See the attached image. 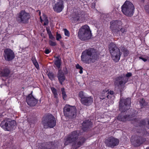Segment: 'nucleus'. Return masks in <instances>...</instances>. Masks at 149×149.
<instances>
[{"instance_id": "nucleus-1", "label": "nucleus", "mask_w": 149, "mask_h": 149, "mask_svg": "<svg viewBox=\"0 0 149 149\" xmlns=\"http://www.w3.org/2000/svg\"><path fill=\"white\" fill-rule=\"evenodd\" d=\"M80 134L79 131L72 132L71 134L65 139L64 144L67 145L69 143H72V145L73 149H76L80 147L85 141L86 139L84 138H82L76 141L78 136Z\"/></svg>"}, {"instance_id": "nucleus-2", "label": "nucleus", "mask_w": 149, "mask_h": 149, "mask_svg": "<svg viewBox=\"0 0 149 149\" xmlns=\"http://www.w3.org/2000/svg\"><path fill=\"white\" fill-rule=\"evenodd\" d=\"M98 57L97 51L93 49H90L83 52L81 56V60L85 63L89 64L94 62Z\"/></svg>"}, {"instance_id": "nucleus-3", "label": "nucleus", "mask_w": 149, "mask_h": 149, "mask_svg": "<svg viewBox=\"0 0 149 149\" xmlns=\"http://www.w3.org/2000/svg\"><path fill=\"white\" fill-rule=\"evenodd\" d=\"M109 49L112 59L117 62L120 60L121 53L119 49L114 43H111L109 45Z\"/></svg>"}, {"instance_id": "nucleus-4", "label": "nucleus", "mask_w": 149, "mask_h": 149, "mask_svg": "<svg viewBox=\"0 0 149 149\" xmlns=\"http://www.w3.org/2000/svg\"><path fill=\"white\" fill-rule=\"evenodd\" d=\"M78 36L81 40H83L91 38V33L89 26L85 25L81 27L79 30Z\"/></svg>"}, {"instance_id": "nucleus-5", "label": "nucleus", "mask_w": 149, "mask_h": 149, "mask_svg": "<svg viewBox=\"0 0 149 149\" xmlns=\"http://www.w3.org/2000/svg\"><path fill=\"white\" fill-rule=\"evenodd\" d=\"M134 9L133 4L128 1H126L121 7L122 11L123 14L129 17L133 15Z\"/></svg>"}, {"instance_id": "nucleus-6", "label": "nucleus", "mask_w": 149, "mask_h": 149, "mask_svg": "<svg viewBox=\"0 0 149 149\" xmlns=\"http://www.w3.org/2000/svg\"><path fill=\"white\" fill-rule=\"evenodd\" d=\"M42 122L45 127L52 128L55 126L56 121L54 116L51 114H48L43 117Z\"/></svg>"}, {"instance_id": "nucleus-7", "label": "nucleus", "mask_w": 149, "mask_h": 149, "mask_svg": "<svg viewBox=\"0 0 149 149\" xmlns=\"http://www.w3.org/2000/svg\"><path fill=\"white\" fill-rule=\"evenodd\" d=\"M132 73L130 72L127 73L125 77H117L114 82V84L116 87H117L121 88H123L125 84L128 81V79L127 77H129L132 76Z\"/></svg>"}, {"instance_id": "nucleus-8", "label": "nucleus", "mask_w": 149, "mask_h": 149, "mask_svg": "<svg viewBox=\"0 0 149 149\" xmlns=\"http://www.w3.org/2000/svg\"><path fill=\"white\" fill-rule=\"evenodd\" d=\"M63 113L64 115L66 117H74L76 114V108L74 106L66 105L63 108Z\"/></svg>"}, {"instance_id": "nucleus-9", "label": "nucleus", "mask_w": 149, "mask_h": 149, "mask_svg": "<svg viewBox=\"0 0 149 149\" xmlns=\"http://www.w3.org/2000/svg\"><path fill=\"white\" fill-rule=\"evenodd\" d=\"M87 15L84 12L79 10L75 11L73 15L72 20L74 22L81 23L85 21Z\"/></svg>"}, {"instance_id": "nucleus-10", "label": "nucleus", "mask_w": 149, "mask_h": 149, "mask_svg": "<svg viewBox=\"0 0 149 149\" xmlns=\"http://www.w3.org/2000/svg\"><path fill=\"white\" fill-rule=\"evenodd\" d=\"M131 101L130 98L123 99H120L119 103V109L121 112H125L127 110L130 109Z\"/></svg>"}, {"instance_id": "nucleus-11", "label": "nucleus", "mask_w": 149, "mask_h": 149, "mask_svg": "<svg viewBox=\"0 0 149 149\" xmlns=\"http://www.w3.org/2000/svg\"><path fill=\"white\" fill-rule=\"evenodd\" d=\"M110 29L115 34L120 35L119 29L122 25L121 21L117 20L112 21L110 22Z\"/></svg>"}, {"instance_id": "nucleus-12", "label": "nucleus", "mask_w": 149, "mask_h": 149, "mask_svg": "<svg viewBox=\"0 0 149 149\" xmlns=\"http://www.w3.org/2000/svg\"><path fill=\"white\" fill-rule=\"evenodd\" d=\"M15 124V121L14 120L7 121L5 120L2 122L0 126L4 130L9 131L13 129Z\"/></svg>"}, {"instance_id": "nucleus-13", "label": "nucleus", "mask_w": 149, "mask_h": 149, "mask_svg": "<svg viewBox=\"0 0 149 149\" xmlns=\"http://www.w3.org/2000/svg\"><path fill=\"white\" fill-rule=\"evenodd\" d=\"M30 17L29 14L23 10L20 11L18 16V20L22 23L27 22Z\"/></svg>"}, {"instance_id": "nucleus-14", "label": "nucleus", "mask_w": 149, "mask_h": 149, "mask_svg": "<svg viewBox=\"0 0 149 149\" xmlns=\"http://www.w3.org/2000/svg\"><path fill=\"white\" fill-rule=\"evenodd\" d=\"M119 143V140L113 137H109L105 141V143L108 146L113 148L117 146Z\"/></svg>"}, {"instance_id": "nucleus-15", "label": "nucleus", "mask_w": 149, "mask_h": 149, "mask_svg": "<svg viewBox=\"0 0 149 149\" xmlns=\"http://www.w3.org/2000/svg\"><path fill=\"white\" fill-rule=\"evenodd\" d=\"M4 56L5 59L7 61H10L15 57L14 52L9 49H6L4 50Z\"/></svg>"}, {"instance_id": "nucleus-16", "label": "nucleus", "mask_w": 149, "mask_h": 149, "mask_svg": "<svg viewBox=\"0 0 149 149\" xmlns=\"http://www.w3.org/2000/svg\"><path fill=\"white\" fill-rule=\"evenodd\" d=\"M145 139L139 136H132L131 139V143L134 146H137L142 144Z\"/></svg>"}, {"instance_id": "nucleus-17", "label": "nucleus", "mask_w": 149, "mask_h": 149, "mask_svg": "<svg viewBox=\"0 0 149 149\" xmlns=\"http://www.w3.org/2000/svg\"><path fill=\"white\" fill-rule=\"evenodd\" d=\"M64 7L63 2L62 0H59L53 6L54 10L57 13L61 12L63 9Z\"/></svg>"}, {"instance_id": "nucleus-18", "label": "nucleus", "mask_w": 149, "mask_h": 149, "mask_svg": "<svg viewBox=\"0 0 149 149\" xmlns=\"http://www.w3.org/2000/svg\"><path fill=\"white\" fill-rule=\"evenodd\" d=\"M135 116L133 115H128V116H123L122 114H119L117 117V119L118 120L122 121H125L127 120H134L135 118H134Z\"/></svg>"}, {"instance_id": "nucleus-19", "label": "nucleus", "mask_w": 149, "mask_h": 149, "mask_svg": "<svg viewBox=\"0 0 149 149\" xmlns=\"http://www.w3.org/2000/svg\"><path fill=\"white\" fill-rule=\"evenodd\" d=\"M26 102L28 105L31 106H35L37 102V100L31 94L27 97Z\"/></svg>"}, {"instance_id": "nucleus-20", "label": "nucleus", "mask_w": 149, "mask_h": 149, "mask_svg": "<svg viewBox=\"0 0 149 149\" xmlns=\"http://www.w3.org/2000/svg\"><path fill=\"white\" fill-rule=\"evenodd\" d=\"M113 94L114 92L113 91H109L108 89H106L103 90L101 93L100 98L102 100L104 99L106 97H107L108 98H109L110 97L109 95H112Z\"/></svg>"}, {"instance_id": "nucleus-21", "label": "nucleus", "mask_w": 149, "mask_h": 149, "mask_svg": "<svg viewBox=\"0 0 149 149\" xmlns=\"http://www.w3.org/2000/svg\"><path fill=\"white\" fill-rule=\"evenodd\" d=\"M93 99L91 96L86 97L84 98H82L81 100V102L83 104L88 106L92 104L93 102Z\"/></svg>"}, {"instance_id": "nucleus-22", "label": "nucleus", "mask_w": 149, "mask_h": 149, "mask_svg": "<svg viewBox=\"0 0 149 149\" xmlns=\"http://www.w3.org/2000/svg\"><path fill=\"white\" fill-rule=\"evenodd\" d=\"M92 123L90 120L84 121L82 124V129L84 131L87 130L88 128L91 127Z\"/></svg>"}, {"instance_id": "nucleus-23", "label": "nucleus", "mask_w": 149, "mask_h": 149, "mask_svg": "<svg viewBox=\"0 0 149 149\" xmlns=\"http://www.w3.org/2000/svg\"><path fill=\"white\" fill-rule=\"evenodd\" d=\"M57 77L59 82L62 84V83L65 80V77L64 74H63L61 70H59L58 71L57 74Z\"/></svg>"}, {"instance_id": "nucleus-24", "label": "nucleus", "mask_w": 149, "mask_h": 149, "mask_svg": "<svg viewBox=\"0 0 149 149\" xmlns=\"http://www.w3.org/2000/svg\"><path fill=\"white\" fill-rule=\"evenodd\" d=\"M43 16V19L42 18L41 16H40V21L42 22L43 21L44 22V25H47L49 23L48 19H47V17L46 16V15L45 14H43L42 15Z\"/></svg>"}, {"instance_id": "nucleus-25", "label": "nucleus", "mask_w": 149, "mask_h": 149, "mask_svg": "<svg viewBox=\"0 0 149 149\" xmlns=\"http://www.w3.org/2000/svg\"><path fill=\"white\" fill-rule=\"evenodd\" d=\"M61 58L58 57H56L55 59L54 63L56 66L58 68L60 67L61 65Z\"/></svg>"}, {"instance_id": "nucleus-26", "label": "nucleus", "mask_w": 149, "mask_h": 149, "mask_svg": "<svg viewBox=\"0 0 149 149\" xmlns=\"http://www.w3.org/2000/svg\"><path fill=\"white\" fill-rule=\"evenodd\" d=\"M9 73V70L7 69H5L0 72V75L2 76H7Z\"/></svg>"}, {"instance_id": "nucleus-27", "label": "nucleus", "mask_w": 149, "mask_h": 149, "mask_svg": "<svg viewBox=\"0 0 149 149\" xmlns=\"http://www.w3.org/2000/svg\"><path fill=\"white\" fill-rule=\"evenodd\" d=\"M121 26L120 27V29H119L120 31V35L116 34V35H119V36L123 35V34H125L127 31V29L126 28L124 27H122L121 28Z\"/></svg>"}, {"instance_id": "nucleus-28", "label": "nucleus", "mask_w": 149, "mask_h": 149, "mask_svg": "<svg viewBox=\"0 0 149 149\" xmlns=\"http://www.w3.org/2000/svg\"><path fill=\"white\" fill-rule=\"evenodd\" d=\"M32 60L33 64L35 66L36 68L38 70L39 69V65L38 64V63L36 60V59H35L34 58H32Z\"/></svg>"}, {"instance_id": "nucleus-29", "label": "nucleus", "mask_w": 149, "mask_h": 149, "mask_svg": "<svg viewBox=\"0 0 149 149\" xmlns=\"http://www.w3.org/2000/svg\"><path fill=\"white\" fill-rule=\"evenodd\" d=\"M139 102L140 103V105L142 107H143L146 105H148V103L145 102L144 100L143 99H141L139 101Z\"/></svg>"}, {"instance_id": "nucleus-30", "label": "nucleus", "mask_w": 149, "mask_h": 149, "mask_svg": "<svg viewBox=\"0 0 149 149\" xmlns=\"http://www.w3.org/2000/svg\"><path fill=\"white\" fill-rule=\"evenodd\" d=\"M61 91L62 92L63 98L64 100H66L67 97V95L65 91L64 88H62Z\"/></svg>"}, {"instance_id": "nucleus-31", "label": "nucleus", "mask_w": 149, "mask_h": 149, "mask_svg": "<svg viewBox=\"0 0 149 149\" xmlns=\"http://www.w3.org/2000/svg\"><path fill=\"white\" fill-rule=\"evenodd\" d=\"M51 89L54 95V97L55 98H57L58 94L56 92V89L52 87L51 88Z\"/></svg>"}, {"instance_id": "nucleus-32", "label": "nucleus", "mask_w": 149, "mask_h": 149, "mask_svg": "<svg viewBox=\"0 0 149 149\" xmlns=\"http://www.w3.org/2000/svg\"><path fill=\"white\" fill-rule=\"evenodd\" d=\"M76 67L77 69L80 70L79 71L80 73L82 74L83 73V68L81 66H80L79 64H77L76 65Z\"/></svg>"}, {"instance_id": "nucleus-33", "label": "nucleus", "mask_w": 149, "mask_h": 149, "mask_svg": "<svg viewBox=\"0 0 149 149\" xmlns=\"http://www.w3.org/2000/svg\"><path fill=\"white\" fill-rule=\"evenodd\" d=\"M79 96L81 98V100H82V98H84L85 97H85L84 93L82 91H80L79 92Z\"/></svg>"}, {"instance_id": "nucleus-34", "label": "nucleus", "mask_w": 149, "mask_h": 149, "mask_svg": "<svg viewBox=\"0 0 149 149\" xmlns=\"http://www.w3.org/2000/svg\"><path fill=\"white\" fill-rule=\"evenodd\" d=\"M64 31L65 35L66 36L69 37L70 36V33L69 31L66 29H64Z\"/></svg>"}, {"instance_id": "nucleus-35", "label": "nucleus", "mask_w": 149, "mask_h": 149, "mask_svg": "<svg viewBox=\"0 0 149 149\" xmlns=\"http://www.w3.org/2000/svg\"><path fill=\"white\" fill-rule=\"evenodd\" d=\"M61 38L62 37L60 34L57 32L56 34V40H59L61 39Z\"/></svg>"}, {"instance_id": "nucleus-36", "label": "nucleus", "mask_w": 149, "mask_h": 149, "mask_svg": "<svg viewBox=\"0 0 149 149\" xmlns=\"http://www.w3.org/2000/svg\"><path fill=\"white\" fill-rule=\"evenodd\" d=\"M48 76L50 79L51 80L53 79L54 78L53 74L51 73H49L48 74Z\"/></svg>"}, {"instance_id": "nucleus-37", "label": "nucleus", "mask_w": 149, "mask_h": 149, "mask_svg": "<svg viewBox=\"0 0 149 149\" xmlns=\"http://www.w3.org/2000/svg\"><path fill=\"white\" fill-rule=\"evenodd\" d=\"M49 44L52 46H54L56 45V42H53L51 40H49Z\"/></svg>"}, {"instance_id": "nucleus-38", "label": "nucleus", "mask_w": 149, "mask_h": 149, "mask_svg": "<svg viewBox=\"0 0 149 149\" xmlns=\"http://www.w3.org/2000/svg\"><path fill=\"white\" fill-rule=\"evenodd\" d=\"M63 73V74H67L68 72L66 68H65L63 69V72H62Z\"/></svg>"}, {"instance_id": "nucleus-39", "label": "nucleus", "mask_w": 149, "mask_h": 149, "mask_svg": "<svg viewBox=\"0 0 149 149\" xmlns=\"http://www.w3.org/2000/svg\"><path fill=\"white\" fill-rule=\"evenodd\" d=\"M48 34V35H49V38L50 39L53 40L54 38V37L52 35V33H49V34Z\"/></svg>"}, {"instance_id": "nucleus-40", "label": "nucleus", "mask_w": 149, "mask_h": 149, "mask_svg": "<svg viewBox=\"0 0 149 149\" xmlns=\"http://www.w3.org/2000/svg\"><path fill=\"white\" fill-rule=\"evenodd\" d=\"M46 30L47 31V33L48 34H49L50 33H51V32L50 30V29L49 28L46 27Z\"/></svg>"}, {"instance_id": "nucleus-41", "label": "nucleus", "mask_w": 149, "mask_h": 149, "mask_svg": "<svg viewBox=\"0 0 149 149\" xmlns=\"http://www.w3.org/2000/svg\"><path fill=\"white\" fill-rule=\"evenodd\" d=\"M50 52V51L47 49H45V54H47L49 53Z\"/></svg>"}, {"instance_id": "nucleus-42", "label": "nucleus", "mask_w": 149, "mask_h": 149, "mask_svg": "<svg viewBox=\"0 0 149 149\" xmlns=\"http://www.w3.org/2000/svg\"><path fill=\"white\" fill-rule=\"evenodd\" d=\"M145 125V121L144 120H143L141 122V125H140V126H142Z\"/></svg>"}, {"instance_id": "nucleus-43", "label": "nucleus", "mask_w": 149, "mask_h": 149, "mask_svg": "<svg viewBox=\"0 0 149 149\" xmlns=\"http://www.w3.org/2000/svg\"><path fill=\"white\" fill-rule=\"evenodd\" d=\"M139 58L140 59H141L143 61H144V62H145L146 61L147 59L144 58H143L142 57H139Z\"/></svg>"}, {"instance_id": "nucleus-44", "label": "nucleus", "mask_w": 149, "mask_h": 149, "mask_svg": "<svg viewBox=\"0 0 149 149\" xmlns=\"http://www.w3.org/2000/svg\"><path fill=\"white\" fill-rule=\"evenodd\" d=\"M148 128H149V120L148 121Z\"/></svg>"}, {"instance_id": "nucleus-45", "label": "nucleus", "mask_w": 149, "mask_h": 149, "mask_svg": "<svg viewBox=\"0 0 149 149\" xmlns=\"http://www.w3.org/2000/svg\"><path fill=\"white\" fill-rule=\"evenodd\" d=\"M126 54H127L128 53V51H127V50H126Z\"/></svg>"}, {"instance_id": "nucleus-46", "label": "nucleus", "mask_w": 149, "mask_h": 149, "mask_svg": "<svg viewBox=\"0 0 149 149\" xmlns=\"http://www.w3.org/2000/svg\"><path fill=\"white\" fill-rule=\"evenodd\" d=\"M39 15H40L41 14V12L40 11H39Z\"/></svg>"}, {"instance_id": "nucleus-47", "label": "nucleus", "mask_w": 149, "mask_h": 149, "mask_svg": "<svg viewBox=\"0 0 149 149\" xmlns=\"http://www.w3.org/2000/svg\"><path fill=\"white\" fill-rule=\"evenodd\" d=\"M146 149H149V147H148V148H146Z\"/></svg>"}, {"instance_id": "nucleus-48", "label": "nucleus", "mask_w": 149, "mask_h": 149, "mask_svg": "<svg viewBox=\"0 0 149 149\" xmlns=\"http://www.w3.org/2000/svg\"><path fill=\"white\" fill-rule=\"evenodd\" d=\"M14 6H16V4H15L14 5Z\"/></svg>"}, {"instance_id": "nucleus-49", "label": "nucleus", "mask_w": 149, "mask_h": 149, "mask_svg": "<svg viewBox=\"0 0 149 149\" xmlns=\"http://www.w3.org/2000/svg\"><path fill=\"white\" fill-rule=\"evenodd\" d=\"M95 3H94V6H95Z\"/></svg>"}]
</instances>
